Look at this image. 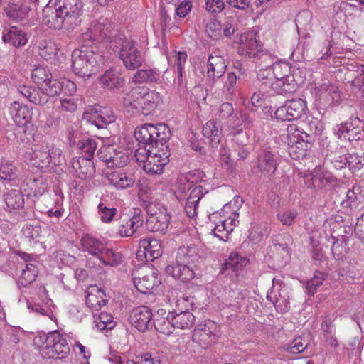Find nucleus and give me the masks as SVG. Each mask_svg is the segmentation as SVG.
Here are the masks:
<instances>
[{
	"label": "nucleus",
	"instance_id": "1",
	"mask_svg": "<svg viewBox=\"0 0 364 364\" xmlns=\"http://www.w3.org/2000/svg\"><path fill=\"white\" fill-rule=\"evenodd\" d=\"M134 136L138 141L149 144L150 148L155 147L154 153L143 165L144 171L151 175L162 173L171 155L168 144L171 136L169 127L165 124H144L135 129Z\"/></svg>",
	"mask_w": 364,
	"mask_h": 364
},
{
	"label": "nucleus",
	"instance_id": "2",
	"mask_svg": "<svg viewBox=\"0 0 364 364\" xmlns=\"http://www.w3.org/2000/svg\"><path fill=\"white\" fill-rule=\"evenodd\" d=\"M199 258L194 247H180L175 262L168 264L165 271L167 274L180 282H190L196 275L194 268Z\"/></svg>",
	"mask_w": 364,
	"mask_h": 364
},
{
	"label": "nucleus",
	"instance_id": "3",
	"mask_svg": "<svg viewBox=\"0 0 364 364\" xmlns=\"http://www.w3.org/2000/svg\"><path fill=\"white\" fill-rule=\"evenodd\" d=\"M105 63L102 53L92 50H88L86 46L72 53V68L76 75L90 77L96 73Z\"/></svg>",
	"mask_w": 364,
	"mask_h": 364
},
{
	"label": "nucleus",
	"instance_id": "4",
	"mask_svg": "<svg viewBox=\"0 0 364 364\" xmlns=\"http://www.w3.org/2000/svg\"><path fill=\"white\" fill-rule=\"evenodd\" d=\"M80 243L84 252L96 257L105 266L116 267L123 262L121 252L107 247L102 241L90 235H84Z\"/></svg>",
	"mask_w": 364,
	"mask_h": 364
},
{
	"label": "nucleus",
	"instance_id": "5",
	"mask_svg": "<svg viewBox=\"0 0 364 364\" xmlns=\"http://www.w3.org/2000/svg\"><path fill=\"white\" fill-rule=\"evenodd\" d=\"M41 352L48 358L62 360L70 355V349L66 337L58 331H53L46 335Z\"/></svg>",
	"mask_w": 364,
	"mask_h": 364
},
{
	"label": "nucleus",
	"instance_id": "6",
	"mask_svg": "<svg viewBox=\"0 0 364 364\" xmlns=\"http://www.w3.org/2000/svg\"><path fill=\"white\" fill-rule=\"evenodd\" d=\"M118 46L119 58L122 60L127 69L134 70L142 65L144 59L134 41L119 38V41L114 47L118 48Z\"/></svg>",
	"mask_w": 364,
	"mask_h": 364
},
{
	"label": "nucleus",
	"instance_id": "7",
	"mask_svg": "<svg viewBox=\"0 0 364 364\" xmlns=\"http://www.w3.org/2000/svg\"><path fill=\"white\" fill-rule=\"evenodd\" d=\"M286 131L287 136H283V140L287 144V151L289 156L295 160L304 159L313 143L307 142L294 124L289 125Z\"/></svg>",
	"mask_w": 364,
	"mask_h": 364
},
{
	"label": "nucleus",
	"instance_id": "8",
	"mask_svg": "<svg viewBox=\"0 0 364 364\" xmlns=\"http://www.w3.org/2000/svg\"><path fill=\"white\" fill-rule=\"evenodd\" d=\"M89 37L93 43L109 42L115 45L119 41V38H122L121 35L117 33L116 26L107 18H100L90 28Z\"/></svg>",
	"mask_w": 364,
	"mask_h": 364
},
{
	"label": "nucleus",
	"instance_id": "9",
	"mask_svg": "<svg viewBox=\"0 0 364 364\" xmlns=\"http://www.w3.org/2000/svg\"><path fill=\"white\" fill-rule=\"evenodd\" d=\"M144 224L142 210L133 208L132 215L121 216L118 220L117 233L122 237H136L135 235Z\"/></svg>",
	"mask_w": 364,
	"mask_h": 364
},
{
	"label": "nucleus",
	"instance_id": "10",
	"mask_svg": "<svg viewBox=\"0 0 364 364\" xmlns=\"http://www.w3.org/2000/svg\"><path fill=\"white\" fill-rule=\"evenodd\" d=\"M82 119L98 129H104L108 124L114 122L117 117L112 110L95 105L84 112Z\"/></svg>",
	"mask_w": 364,
	"mask_h": 364
},
{
	"label": "nucleus",
	"instance_id": "11",
	"mask_svg": "<svg viewBox=\"0 0 364 364\" xmlns=\"http://www.w3.org/2000/svg\"><path fill=\"white\" fill-rule=\"evenodd\" d=\"M306 109V103L304 100L301 98L288 100L282 106L277 109L274 114L279 120L292 121L301 117Z\"/></svg>",
	"mask_w": 364,
	"mask_h": 364
},
{
	"label": "nucleus",
	"instance_id": "12",
	"mask_svg": "<svg viewBox=\"0 0 364 364\" xmlns=\"http://www.w3.org/2000/svg\"><path fill=\"white\" fill-rule=\"evenodd\" d=\"M55 4L73 30L80 26L84 6L82 0H58Z\"/></svg>",
	"mask_w": 364,
	"mask_h": 364
},
{
	"label": "nucleus",
	"instance_id": "13",
	"mask_svg": "<svg viewBox=\"0 0 364 364\" xmlns=\"http://www.w3.org/2000/svg\"><path fill=\"white\" fill-rule=\"evenodd\" d=\"M43 23L44 25L53 29L73 30L69 23L66 21L60 9L55 4H48L43 9Z\"/></svg>",
	"mask_w": 364,
	"mask_h": 364
},
{
	"label": "nucleus",
	"instance_id": "14",
	"mask_svg": "<svg viewBox=\"0 0 364 364\" xmlns=\"http://www.w3.org/2000/svg\"><path fill=\"white\" fill-rule=\"evenodd\" d=\"M267 255L277 263L279 266L285 265L291 258L288 243L284 241L282 235H277L272 240L268 247Z\"/></svg>",
	"mask_w": 364,
	"mask_h": 364
},
{
	"label": "nucleus",
	"instance_id": "15",
	"mask_svg": "<svg viewBox=\"0 0 364 364\" xmlns=\"http://www.w3.org/2000/svg\"><path fill=\"white\" fill-rule=\"evenodd\" d=\"M133 281L137 290L144 294L151 293L161 284L157 270L149 267L144 272L139 273L138 277H134Z\"/></svg>",
	"mask_w": 364,
	"mask_h": 364
},
{
	"label": "nucleus",
	"instance_id": "16",
	"mask_svg": "<svg viewBox=\"0 0 364 364\" xmlns=\"http://www.w3.org/2000/svg\"><path fill=\"white\" fill-rule=\"evenodd\" d=\"M337 135L340 139L358 141L364 136L363 122L358 117L351 118L349 122L340 125Z\"/></svg>",
	"mask_w": 364,
	"mask_h": 364
},
{
	"label": "nucleus",
	"instance_id": "17",
	"mask_svg": "<svg viewBox=\"0 0 364 364\" xmlns=\"http://www.w3.org/2000/svg\"><path fill=\"white\" fill-rule=\"evenodd\" d=\"M129 321L139 331L145 332L153 326L152 311L146 306L134 308L129 316Z\"/></svg>",
	"mask_w": 364,
	"mask_h": 364
},
{
	"label": "nucleus",
	"instance_id": "18",
	"mask_svg": "<svg viewBox=\"0 0 364 364\" xmlns=\"http://www.w3.org/2000/svg\"><path fill=\"white\" fill-rule=\"evenodd\" d=\"M162 103L160 94L154 90L148 91L141 97L139 102H130V106L139 110L145 116L153 114L157 107Z\"/></svg>",
	"mask_w": 364,
	"mask_h": 364
},
{
	"label": "nucleus",
	"instance_id": "19",
	"mask_svg": "<svg viewBox=\"0 0 364 364\" xmlns=\"http://www.w3.org/2000/svg\"><path fill=\"white\" fill-rule=\"evenodd\" d=\"M179 189L183 192H184L186 189L190 191V193L184 205V210L188 217L193 218L197 215L198 203L203 196V186L200 185L194 186L188 183L181 185Z\"/></svg>",
	"mask_w": 364,
	"mask_h": 364
},
{
	"label": "nucleus",
	"instance_id": "20",
	"mask_svg": "<svg viewBox=\"0 0 364 364\" xmlns=\"http://www.w3.org/2000/svg\"><path fill=\"white\" fill-rule=\"evenodd\" d=\"M227 68L226 63L219 50L213 52L208 57L207 63V80L213 83L220 78Z\"/></svg>",
	"mask_w": 364,
	"mask_h": 364
},
{
	"label": "nucleus",
	"instance_id": "21",
	"mask_svg": "<svg viewBox=\"0 0 364 364\" xmlns=\"http://www.w3.org/2000/svg\"><path fill=\"white\" fill-rule=\"evenodd\" d=\"M100 83L104 88L112 92H119L125 86V78L119 70L111 68L100 76Z\"/></svg>",
	"mask_w": 364,
	"mask_h": 364
},
{
	"label": "nucleus",
	"instance_id": "22",
	"mask_svg": "<svg viewBox=\"0 0 364 364\" xmlns=\"http://www.w3.org/2000/svg\"><path fill=\"white\" fill-rule=\"evenodd\" d=\"M240 46L238 48V53L247 58H256L258 53L262 50L256 39V33L249 31L241 34Z\"/></svg>",
	"mask_w": 364,
	"mask_h": 364
},
{
	"label": "nucleus",
	"instance_id": "23",
	"mask_svg": "<svg viewBox=\"0 0 364 364\" xmlns=\"http://www.w3.org/2000/svg\"><path fill=\"white\" fill-rule=\"evenodd\" d=\"M321 146L322 149H320V154L325 157L324 165L327 166L328 164H332L333 167L338 170L342 169L348 165L346 155H340L334 152L331 149L332 147L329 141H327V137L322 139Z\"/></svg>",
	"mask_w": 364,
	"mask_h": 364
},
{
	"label": "nucleus",
	"instance_id": "24",
	"mask_svg": "<svg viewBox=\"0 0 364 364\" xmlns=\"http://www.w3.org/2000/svg\"><path fill=\"white\" fill-rule=\"evenodd\" d=\"M275 154L268 148L262 149L257 156V169L262 176H272L277 169Z\"/></svg>",
	"mask_w": 364,
	"mask_h": 364
},
{
	"label": "nucleus",
	"instance_id": "25",
	"mask_svg": "<svg viewBox=\"0 0 364 364\" xmlns=\"http://www.w3.org/2000/svg\"><path fill=\"white\" fill-rule=\"evenodd\" d=\"M72 167L76 176L83 180L91 178L95 173L94 163L89 158H75L72 160Z\"/></svg>",
	"mask_w": 364,
	"mask_h": 364
},
{
	"label": "nucleus",
	"instance_id": "26",
	"mask_svg": "<svg viewBox=\"0 0 364 364\" xmlns=\"http://www.w3.org/2000/svg\"><path fill=\"white\" fill-rule=\"evenodd\" d=\"M107 178L109 183L117 189L131 188L135 183V177L133 174L122 170L112 171L107 174Z\"/></svg>",
	"mask_w": 364,
	"mask_h": 364
},
{
	"label": "nucleus",
	"instance_id": "27",
	"mask_svg": "<svg viewBox=\"0 0 364 364\" xmlns=\"http://www.w3.org/2000/svg\"><path fill=\"white\" fill-rule=\"evenodd\" d=\"M10 113L14 122L17 125H24L31 119V109L27 106L20 104L17 101L11 103Z\"/></svg>",
	"mask_w": 364,
	"mask_h": 364
},
{
	"label": "nucleus",
	"instance_id": "28",
	"mask_svg": "<svg viewBox=\"0 0 364 364\" xmlns=\"http://www.w3.org/2000/svg\"><path fill=\"white\" fill-rule=\"evenodd\" d=\"M203 134L210 140L212 147H216L222 138L221 124L219 122L210 120L203 127Z\"/></svg>",
	"mask_w": 364,
	"mask_h": 364
},
{
	"label": "nucleus",
	"instance_id": "29",
	"mask_svg": "<svg viewBox=\"0 0 364 364\" xmlns=\"http://www.w3.org/2000/svg\"><path fill=\"white\" fill-rule=\"evenodd\" d=\"M178 310L180 311L179 313H177L176 311L170 312L172 326L179 329L191 328L195 321V316L189 311Z\"/></svg>",
	"mask_w": 364,
	"mask_h": 364
},
{
	"label": "nucleus",
	"instance_id": "30",
	"mask_svg": "<svg viewBox=\"0 0 364 364\" xmlns=\"http://www.w3.org/2000/svg\"><path fill=\"white\" fill-rule=\"evenodd\" d=\"M170 216L166 213H159L158 215L148 217L145 223L148 230L165 233L168 225Z\"/></svg>",
	"mask_w": 364,
	"mask_h": 364
},
{
	"label": "nucleus",
	"instance_id": "31",
	"mask_svg": "<svg viewBox=\"0 0 364 364\" xmlns=\"http://www.w3.org/2000/svg\"><path fill=\"white\" fill-rule=\"evenodd\" d=\"M85 301L90 309L98 311L107 304L108 299L103 290L97 287H92V291L87 293Z\"/></svg>",
	"mask_w": 364,
	"mask_h": 364
},
{
	"label": "nucleus",
	"instance_id": "32",
	"mask_svg": "<svg viewBox=\"0 0 364 364\" xmlns=\"http://www.w3.org/2000/svg\"><path fill=\"white\" fill-rule=\"evenodd\" d=\"M298 87L299 83L294 80V75L275 80L271 83V88L279 95L294 93Z\"/></svg>",
	"mask_w": 364,
	"mask_h": 364
},
{
	"label": "nucleus",
	"instance_id": "33",
	"mask_svg": "<svg viewBox=\"0 0 364 364\" xmlns=\"http://www.w3.org/2000/svg\"><path fill=\"white\" fill-rule=\"evenodd\" d=\"M2 39L14 48L24 46L28 41L26 33L16 26H11L6 33H3Z\"/></svg>",
	"mask_w": 364,
	"mask_h": 364
},
{
	"label": "nucleus",
	"instance_id": "34",
	"mask_svg": "<svg viewBox=\"0 0 364 364\" xmlns=\"http://www.w3.org/2000/svg\"><path fill=\"white\" fill-rule=\"evenodd\" d=\"M139 245L148 253L149 260L154 261L162 255L161 241L156 239L146 238L139 241Z\"/></svg>",
	"mask_w": 364,
	"mask_h": 364
},
{
	"label": "nucleus",
	"instance_id": "35",
	"mask_svg": "<svg viewBox=\"0 0 364 364\" xmlns=\"http://www.w3.org/2000/svg\"><path fill=\"white\" fill-rule=\"evenodd\" d=\"M4 199L6 205L5 209L9 212L22 209L24 206L23 195L18 190L8 192L4 196Z\"/></svg>",
	"mask_w": 364,
	"mask_h": 364
},
{
	"label": "nucleus",
	"instance_id": "36",
	"mask_svg": "<svg viewBox=\"0 0 364 364\" xmlns=\"http://www.w3.org/2000/svg\"><path fill=\"white\" fill-rule=\"evenodd\" d=\"M50 160V149L48 146L36 148L31 156L32 164L41 169L49 166Z\"/></svg>",
	"mask_w": 364,
	"mask_h": 364
},
{
	"label": "nucleus",
	"instance_id": "37",
	"mask_svg": "<svg viewBox=\"0 0 364 364\" xmlns=\"http://www.w3.org/2000/svg\"><path fill=\"white\" fill-rule=\"evenodd\" d=\"M160 78V73L154 69L146 68L136 71L133 77V82L136 84L144 82H156Z\"/></svg>",
	"mask_w": 364,
	"mask_h": 364
},
{
	"label": "nucleus",
	"instance_id": "38",
	"mask_svg": "<svg viewBox=\"0 0 364 364\" xmlns=\"http://www.w3.org/2000/svg\"><path fill=\"white\" fill-rule=\"evenodd\" d=\"M38 271L35 264L28 263L21 272L18 285L19 287H28L38 276Z\"/></svg>",
	"mask_w": 364,
	"mask_h": 364
},
{
	"label": "nucleus",
	"instance_id": "39",
	"mask_svg": "<svg viewBox=\"0 0 364 364\" xmlns=\"http://www.w3.org/2000/svg\"><path fill=\"white\" fill-rule=\"evenodd\" d=\"M26 183L34 196H41L48 188L46 179L41 175L27 178Z\"/></svg>",
	"mask_w": 364,
	"mask_h": 364
},
{
	"label": "nucleus",
	"instance_id": "40",
	"mask_svg": "<svg viewBox=\"0 0 364 364\" xmlns=\"http://www.w3.org/2000/svg\"><path fill=\"white\" fill-rule=\"evenodd\" d=\"M29 11L28 6L16 4H9L5 9L7 16L16 21L26 19Z\"/></svg>",
	"mask_w": 364,
	"mask_h": 364
},
{
	"label": "nucleus",
	"instance_id": "41",
	"mask_svg": "<svg viewBox=\"0 0 364 364\" xmlns=\"http://www.w3.org/2000/svg\"><path fill=\"white\" fill-rule=\"evenodd\" d=\"M322 329L324 332V338L326 343L332 347L338 346V341L335 336V327L333 325L332 320L328 316L323 318L322 322Z\"/></svg>",
	"mask_w": 364,
	"mask_h": 364
},
{
	"label": "nucleus",
	"instance_id": "42",
	"mask_svg": "<svg viewBox=\"0 0 364 364\" xmlns=\"http://www.w3.org/2000/svg\"><path fill=\"white\" fill-rule=\"evenodd\" d=\"M247 262L248 260L246 258L240 257L238 253L232 252L226 262L223 264L221 273H223L225 270L229 269H232L233 272H237L239 269H241L242 267H245Z\"/></svg>",
	"mask_w": 364,
	"mask_h": 364
},
{
	"label": "nucleus",
	"instance_id": "43",
	"mask_svg": "<svg viewBox=\"0 0 364 364\" xmlns=\"http://www.w3.org/2000/svg\"><path fill=\"white\" fill-rule=\"evenodd\" d=\"M275 80L292 76V68L289 63L284 61L276 62L271 68Z\"/></svg>",
	"mask_w": 364,
	"mask_h": 364
},
{
	"label": "nucleus",
	"instance_id": "44",
	"mask_svg": "<svg viewBox=\"0 0 364 364\" xmlns=\"http://www.w3.org/2000/svg\"><path fill=\"white\" fill-rule=\"evenodd\" d=\"M16 177V168L12 162L4 159H1L0 163V179L13 181Z\"/></svg>",
	"mask_w": 364,
	"mask_h": 364
},
{
	"label": "nucleus",
	"instance_id": "45",
	"mask_svg": "<svg viewBox=\"0 0 364 364\" xmlns=\"http://www.w3.org/2000/svg\"><path fill=\"white\" fill-rule=\"evenodd\" d=\"M38 49L40 56L46 60H52L57 54L56 48L51 41L41 40Z\"/></svg>",
	"mask_w": 364,
	"mask_h": 364
},
{
	"label": "nucleus",
	"instance_id": "46",
	"mask_svg": "<svg viewBox=\"0 0 364 364\" xmlns=\"http://www.w3.org/2000/svg\"><path fill=\"white\" fill-rule=\"evenodd\" d=\"M318 129V121L317 119H312L306 125L301 135H303L307 142L314 143L318 139L317 131Z\"/></svg>",
	"mask_w": 364,
	"mask_h": 364
},
{
	"label": "nucleus",
	"instance_id": "47",
	"mask_svg": "<svg viewBox=\"0 0 364 364\" xmlns=\"http://www.w3.org/2000/svg\"><path fill=\"white\" fill-rule=\"evenodd\" d=\"M31 77L36 85L44 87L45 82H46L49 78H52V74L50 70L44 67L39 66L32 70Z\"/></svg>",
	"mask_w": 364,
	"mask_h": 364
},
{
	"label": "nucleus",
	"instance_id": "48",
	"mask_svg": "<svg viewBox=\"0 0 364 364\" xmlns=\"http://www.w3.org/2000/svg\"><path fill=\"white\" fill-rule=\"evenodd\" d=\"M77 147L81 150L82 154H83L81 158H89L91 159L97 147V143L95 139H87L79 141L77 143Z\"/></svg>",
	"mask_w": 364,
	"mask_h": 364
},
{
	"label": "nucleus",
	"instance_id": "49",
	"mask_svg": "<svg viewBox=\"0 0 364 364\" xmlns=\"http://www.w3.org/2000/svg\"><path fill=\"white\" fill-rule=\"evenodd\" d=\"M170 318L171 314L169 312L166 318H159L154 321L153 326L158 332L168 336L171 335L173 333V329L175 328L172 326Z\"/></svg>",
	"mask_w": 364,
	"mask_h": 364
},
{
	"label": "nucleus",
	"instance_id": "50",
	"mask_svg": "<svg viewBox=\"0 0 364 364\" xmlns=\"http://www.w3.org/2000/svg\"><path fill=\"white\" fill-rule=\"evenodd\" d=\"M95 322L96 327L100 330H111L115 326L113 316L107 312H101Z\"/></svg>",
	"mask_w": 364,
	"mask_h": 364
},
{
	"label": "nucleus",
	"instance_id": "51",
	"mask_svg": "<svg viewBox=\"0 0 364 364\" xmlns=\"http://www.w3.org/2000/svg\"><path fill=\"white\" fill-rule=\"evenodd\" d=\"M308 344L301 337L295 338L291 343L283 346L284 350L291 354H297L304 352Z\"/></svg>",
	"mask_w": 364,
	"mask_h": 364
},
{
	"label": "nucleus",
	"instance_id": "52",
	"mask_svg": "<svg viewBox=\"0 0 364 364\" xmlns=\"http://www.w3.org/2000/svg\"><path fill=\"white\" fill-rule=\"evenodd\" d=\"M62 82H60L57 79L49 78L45 82L44 87H41V89L46 92V94L49 97H55L60 93L63 89Z\"/></svg>",
	"mask_w": 364,
	"mask_h": 364
},
{
	"label": "nucleus",
	"instance_id": "53",
	"mask_svg": "<svg viewBox=\"0 0 364 364\" xmlns=\"http://www.w3.org/2000/svg\"><path fill=\"white\" fill-rule=\"evenodd\" d=\"M216 340V338L213 337V336L208 335L204 331L201 330H194L193 334V341L198 343L203 348H208L210 345L214 343Z\"/></svg>",
	"mask_w": 364,
	"mask_h": 364
},
{
	"label": "nucleus",
	"instance_id": "54",
	"mask_svg": "<svg viewBox=\"0 0 364 364\" xmlns=\"http://www.w3.org/2000/svg\"><path fill=\"white\" fill-rule=\"evenodd\" d=\"M269 231L266 225H255L250 229L248 237L250 240L257 243L262 241L264 237H267Z\"/></svg>",
	"mask_w": 364,
	"mask_h": 364
},
{
	"label": "nucleus",
	"instance_id": "55",
	"mask_svg": "<svg viewBox=\"0 0 364 364\" xmlns=\"http://www.w3.org/2000/svg\"><path fill=\"white\" fill-rule=\"evenodd\" d=\"M155 147L150 148L149 144L141 143L139 141V147L135 151V158L137 162L144 164L154 151Z\"/></svg>",
	"mask_w": 364,
	"mask_h": 364
},
{
	"label": "nucleus",
	"instance_id": "56",
	"mask_svg": "<svg viewBox=\"0 0 364 364\" xmlns=\"http://www.w3.org/2000/svg\"><path fill=\"white\" fill-rule=\"evenodd\" d=\"M259 68H272L276 57L273 56L271 53L267 50L264 51L262 49L258 53L257 58Z\"/></svg>",
	"mask_w": 364,
	"mask_h": 364
},
{
	"label": "nucleus",
	"instance_id": "57",
	"mask_svg": "<svg viewBox=\"0 0 364 364\" xmlns=\"http://www.w3.org/2000/svg\"><path fill=\"white\" fill-rule=\"evenodd\" d=\"M237 78L235 72H229L227 75L226 80L224 82L223 92L227 95L232 96L235 93V86L237 83Z\"/></svg>",
	"mask_w": 364,
	"mask_h": 364
},
{
	"label": "nucleus",
	"instance_id": "58",
	"mask_svg": "<svg viewBox=\"0 0 364 364\" xmlns=\"http://www.w3.org/2000/svg\"><path fill=\"white\" fill-rule=\"evenodd\" d=\"M97 208L100 219L103 223L111 222L117 213L115 208H108L102 203L98 205Z\"/></svg>",
	"mask_w": 364,
	"mask_h": 364
},
{
	"label": "nucleus",
	"instance_id": "59",
	"mask_svg": "<svg viewBox=\"0 0 364 364\" xmlns=\"http://www.w3.org/2000/svg\"><path fill=\"white\" fill-rule=\"evenodd\" d=\"M331 242L332 243L331 252L333 257L336 259H341L346 254V243L336 240L334 237H332Z\"/></svg>",
	"mask_w": 364,
	"mask_h": 364
},
{
	"label": "nucleus",
	"instance_id": "60",
	"mask_svg": "<svg viewBox=\"0 0 364 364\" xmlns=\"http://www.w3.org/2000/svg\"><path fill=\"white\" fill-rule=\"evenodd\" d=\"M205 32L213 39H218L221 36V23L220 21L212 19L206 24Z\"/></svg>",
	"mask_w": 364,
	"mask_h": 364
},
{
	"label": "nucleus",
	"instance_id": "61",
	"mask_svg": "<svg viewBox=\"0 0 364 364\" xmlns=\"http://www.w3.org/2000/svg\"><path fill=\"white\" fill-rule=\"evenodd\" d=\"M360 193V188L358 186H353L352 189L346 193V198L343 200L342 205L345 208H352L358 200V196Z\"/></svg>",
	"mask_w": 364,
	"mask_h": 364
},
{
	"label": "nucleus",
	"instance_id": "62",
	"mask_svg": "<svg viewBox=\"0 0 364 364\" xmlns=\"http://www.w3.org/2000/svg\"><path fill=\"white\" fill-rule=\"evenodd\" d=\"M346 155L350 169H360L364 166V156H360L356 153H348Z\"/></svg>",
	"mask_w": 364,
	"mask_h": 364
},
{
	"label": "nucleus",
	"instance_id": "63",
	"mask_svg": "<svg viewBox=\"0 0 364 364\" xmlns=\"http://www.w3.org/2000/svg\"><path fill=\"white\" fill-rule=\"evenodd\" d=\"M23 235L28 239L29 242L37 239L41 233L40 225H26L21 230Z\"/></svg>",
	"mask_w": 364,
	"mask_h": 364
},
{
	"label": "nucleus",
	"instance_id": "64",
	"mask_svg": "<svg viewBox=\"0 0 364 364\" xmlns=\"http://www.w3.org/2000/svg\"><path fill=\"white\" fill-rule=\"evenodd\" d=\"M29 101L35 105H44L48 102V98L43 90L41 88L38 90L34 87Z\"/></svg>",
	"mask_w": 364,
	"mask_h": 364
}]
</instances>
